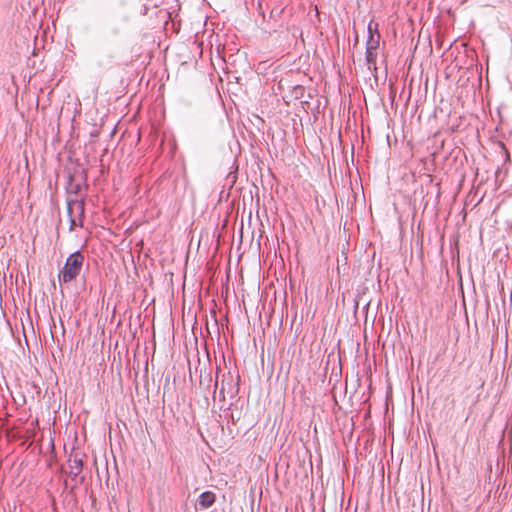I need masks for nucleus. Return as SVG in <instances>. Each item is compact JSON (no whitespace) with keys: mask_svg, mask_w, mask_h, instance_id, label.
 Returning a JSON list of instances; mask_svg holds the SVG:
<instances>
[{"mask_svg":"<svg viewBox=\"0 0 512 512\" xmlns=\"http://www.w3.org/2000/svg\"><path fill=\"white\" fill-rule=\"evenodd\" d=\"M84 256L79 252H74L67 258L64 267L59 273V281L69 283L80 274L83 266Z\"/></svg>","mask_w":512,"mask_h":512,"instance_id":"nucleus-1","label":"nucleus"},{"mask_svg":"<svg viewBox=\"0 0 512 512\" xmlns=\"http://www.w3.org/2000/svg\"><path fill=\"white\" fill-rule=\"evenodd\" d=\"M225 390H227V393L231 397H235L239 391L238 382L234 381V378L230 372L223 374V379L219 390V396L222 400L225 399Z\"/></svg>","mask_w":512,"mask_h":512,"instance_id":"nucleus-2","label":"nucleus"},{"mask_svg":"<svg viewBox=\"0 0 512 512\" xmlns=\"http://www.w3.org/2000/svg\"><path fill=\"white\" fill-rule=\"evenodd\" d=\"M378 26H379L378 23L374 22L373 20H371L368 23V26H367L368 36H367V40H366V47L378 48L380 38H381L379 30H378Z\"/></svg>","mask_w":512,"mask_h":512,"instance_id":"nucleus-3","label":"nucleus"},{"mask_svg":"<svg viewBox=\"0 0 512 512\" xmlns=\"http://www.w3.org/2000/svg\"><path fill=\"white\" fill-rule=\"evenodd\" d=\"M68 213L71 218L70 229H73L78 225L76 219L73 218L74 214H78L82 217L84 214V202L79 200H71L68 202Z\"/></svg>","mask_w":512,"mask_h":512,"instance_id":"nucleus-4","label":"nucleus"},{"mask_svg":"<svg viewBox=\"0 0 512 512\" xmlns=\"http://www.w3.org/2000/svg\"><path fill=\"white\" fill-rule=\"evenodd\" d=\"M216 500V496L212 491H205L201 493L198 497V505L202 509H207L211 507Z\"/></svg>","mask_w":512,"mask_h":512,"instance_id":"nucleus-5","label":"nucleus"},{"mask_svg":"<svg viewBox=\"0 0 512 512\" xmlns=\"http://www.w3.org/2000/svg\"><path fill=\"white\" fill-rule=\"evenodd\" d=\"M377 48L366 47L365 59L368 68L376 70Z\"/></svg>","mask_w":512,"mask_h":512,"instance_id":"nucleus-6","label":"nucleus"},{"mask_svg":"<svg viewBox=\"0 0 512 512\" xmlns=\"http://www.w3.org/2000/svg\"><path fill=\"white\" fill-rule=\"evenodd\" d=\"M83 463L80 458H73L69 460L70 474L77 476L82 471Z\"/></svg>","mask_w":512,"mask_h":512,"instance_id":"nucleus-7","label":"nucleus"},{"mask_svg":"<svg viewBox=\"0 0 512 512\" xmlns=\"http://www.w3.org/2000/svg\"><path fill=\"white\" fill-rule=\"evenodd\" d=\"M230 418H231V421H232L233 423H235V419H234L233 413H231V414H230Z\"/></svg>","mask_w":512,"mask_h":512,"instance_id":"nucleus-8","label":"nucleus"}]
</instances>
